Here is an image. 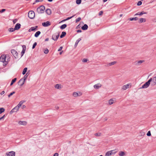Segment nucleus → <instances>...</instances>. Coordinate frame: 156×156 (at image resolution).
I'll list each match as a JSON object with an SVG mask.
<instances>
[{
    "mask_svg": "<svg viewBox=\"0 0 156 156\" xmlns=\"http://www.w3.org/2000/svg\"><path fill=\"white\" fill-rule=\"evenodd\" d=\"M7 57L4 55H2L0 58V61L4 63L3 66H5L7 64V63L6 62V58Z\"/></svg>",
    "mask_w": 156,
    "mask_h": 156,
    "instance_id": "1",
    "label": "nucleus"
},
{
    "mask_svg": "<svg viewBox=\"0 0 156 156\" xmlns=\"http://www.w3.org/2000/svg\"><path fill=\"white\" fill-rule=\"evenodd\" d=\"M152 81V78H151L147 82H146L142 87L140 88V89L146 88H147L150 84V83Z\"/></svg>",
    "mask_w": 156,
    "mask_h": 156,
    "instance_id": "2",
    "label": "nucleus"
},
{
    "mask_svg": "<svg viewBox=\"0 0 156 156\" xmlns=\"http://www.w3.org/2000/svg\"><path fill=\"white\" fill-rule=\"evenodd\" d=\"M45 6L43 5H41L38 7L37 9L38 13L41 14L44 12V10L45 9Z\"/></svg>",
    "mask_w": 156,
    "mask_h": 156,
    "instance_id": "3",
    "label": "nucleus"
},
{
    "mask_svg": "<svg viewBox=\"0 0 156 156\" xmlns=\"http://www.w3.org/2000/svg\"><path fill=\"white\" fill-rule=\"evenodd\" d=\"M35 13L34 11H30L28 13V16L30 19H33L35 17Z\"/></svg>",
    "mask_w": 156,
    "mask_h": 156,
    "instance_id": "4",
    "label": "nucleus"
},
{
    "mask_svg": "<svg viewBox=\"0 0 156 156\" xmlns=\"http://www.w3.org/2000/svg\"><path fill=\"white\" fill-rule=\"evenodd\" d=\"M59 36V34L58 33L57 35L53 34L52 36V39L55 41H57Z\"/></svg>",
    "mask_w": 156,
    "mask_h": 156,
    "instance_id": "5",
    "label": "nucleus"
},
{
    "mask_svg": "<svg viewBox=\"0 0 156 156\" xmlns=\"http://www.w3.org/2000/svg\"><path fill=\"white\" fill-rule=\"evenodd\" d=\"M19 108L18 107V106H16L10 111L9 112L10 114H12L13 112H17Z\"/></svg>",
    "mask_w": 156,
    "mask_h": 156,
    "instance_id": "6",
    "label": "nucleus"
},
{
    "mask_svg": "<svg viewBox=\"0 0 156 156\" xmlns=\"http://www.w3.org/2000/svg\"><path fill=\"white\" fill-rule=\"evenodd\" d=\"M11 52L13 56L15 58L18 56L17 52L15 50L12 49L11 50Z\"/></svg>",
    "mask_w": 156,
    "mask_h": 156,
    "instance_id": "7",
    "label": "nucleus"
},
{
    "mask_svg": "<svg viewBox=\"0 0 156 156\" xmlns=\"http://www.w3.org/2000/svg\"><path fill=\"white\" fill-rule=\"evenodd\" d=\"M25 80H24L23 79L21 78L20 79L18 82V84L21 86H22L24 84L25 82Z\"/></svg>",
    "mask_w": 156,
    "mask_h": 156,
    "instance_id": "8",
    "label": "nucleus"
},
{
    "mask_svg": "<svg viewBox=\"0 0 156 156\" xmlns=\"http://www.w3.org/2000/svg\"><path fill=\"white\" fill-rule=\"evenodd\" d=\"M15 152L13 151H11L9 152L8 153H6V156H15Z\"/></svg>",
    "mask_w": 156,
    "mask_h": 156,
    "instance_id": "9",
    "label": "nucleus"
},
{
    "mask_svg": "<svg viewBox=\"0 0 156 156\" xmlns=\"http://www.w3.org/2000/svg\"><path fill=\"white\" fill-rule=\"evenodd\" d=\"M51 25V23L49 21L44 22L42 23V25L44 27H47Z\"/></svg>",
    "mask_w": 156,
    "mask_h": 156,
    "instance_id": "10",
    "label": "nucleus"
},
{
    "mask_svg": "<svg viewBox=\"0 0 156 156\" xmlns=\"http://www.w3.org/2000/svg\"><path fill=\"white\" fill-rule=\"evenodd\" d=\"M152 81L151 82V84L153 86H154L156 84V77H154L152 78Z\"/></svg>",
    "mask_w": 156,
    "mask_h": 156,
    "instance_id": "11",
    "label": "nucleus"
},
{
    "mask_svg": "<svg viewBox=\"0 0 156 156\" xmlns=\"http://www.w3.org/2000/svg\"><path fill=\"white\" fill-rule=\"evenodd\" d=\"M113 151H114V150H111L107 152L105 154V156H110V155L112 154Z\"/></svg>",
    "mask_w": 156,
    "mask_h": 156,
    "instance_id": "12",
    "label": "nucleus"
},
{
    "mask_svg": "<svg viewBox=\"0 0 156 156\" xmlns=\"http://www.w3.org/2000/svg\"><path fill=\"white\" fill-rule=\"evenodd\" d=\"M23 47V50L21 52V57L24 54L26 49V46L25 45H23L22 46Z\"/></svg>",
    "mask_w": 156,
    "mask_h": 156,
    "instance_id": "13",
    "label": "nucleus"
},
{
    "mask_svg": "<svg viewBox=\"0 0 156 156\" xmlns=\"http://www.w3.org/2000/svg\"><path fill=\"white\" fill-rule=\"evenodd\" d=\"M21 27V24L19 23H17L15 26V30H17L20 28Z\"/></svg>",
    "mask_w": 156,
    "mask_h": 156,
    "instance_id": "14",
    "label": "nucleus"
},
{
    "mask_svg": "<svg viewBox=\"0 0 156 156\" xmlns=\"http://www.w3.org/2000/svg\"><path fill=\"white\" fill-rule=\"evenodd\" d=\"M117 63L116 61H113L108 63L106 65L107 67H109Z\"/></svg>",
    "mask_w": 156,
    "mask_h": 156,
    "instance_id": "15",
    "label": "nucleus"
},
{
    "mask_svg": "<svg viewBox=\"0 0 156 156\" xmlns=\"http://www.w3.org/2000/svg\"><path fill=\"white\" fill-rule=\"evenodd\" d=\"M101 84L99 83L94 85V87L95 89H98L99 88L101 87Z\"/></svg>",
    "mask_w": 156,
    "mask_h": 156,
    "instance_id": "16",
    "label": "nucleus"
},
{
    "mask_svg": "<svg viewBox=\"0 0 156 156\" xmlns=\"http://www.w3.org/2000/svg\"><path fill=\"white\" fill-rule=\"evenodd\" d=\"M18 124L20 125H26L27 124V122L25 121H20L18 122Z\"/></svg>",
    "mask_w": 156,
    "mask_h": 156,
    "instance_id": "17",
    "label": "nucleus"
},
{
    "mask_svg": "<svg viewBox=\"0 0 156 156\" xmlns=\"http://www.w3.org/2000/svg\"><path fill=\"white\" fill-rule=\"evenodd\" d=\"M88 28V26L86 24H84L83 26L81 27V29L83 30H86Z\"/></svg>",
    "mask_w": 156,
    "mask_h": 156,
    "instance_id": "18",
    "label": "nucleus"
},
{
    "mask_svg": "<svg viewBox=\"0 0 156 156\" xmlns=\"http://www.w3.org/2000/svg\"><path fill=\"white\" fill-rule=\"evenodd\" d=\"M146 21V19L143 18H141L139 19L138 22L139 23H141L143 22H145Z\"/></svg>",
    "mask_w": 156,
    "mask_h": 156,
    "instance_id": "19",
    "label": "nucleus"
},
{
    "mask_svg": "<svg viewBox=\"0 0 156 156\" xmlns=\"http://www.w3.org/2000/svg\"><path fill=\"white\" fill-rule=\"evenodd\" d=\"M129 84H127L123 86L122 89L123 90H126L129 88Z\"/></svg>",
    "mask_w": 156,
    "mask_h": 156,
    "instance_id": "20",
    "label": "nucleus"
},
{
    "mask_svg": "<svg viewBox=\"0 0 156 156\" xmlns=\"http://www.w3.org/2000/svg\"><path fill=\"white\" fill-rule=\"evenodd\" d=\"M144 62V60H139L135 62L136 64L138 65H140L141 63Z\"/></svg>",
    "mask_w": 156,
    "mask_h": 156,
    "instance_id": "21",
    "label": "nucleus"
},
{
    "mask_svg": "<svg viewBox=\"0 0 156 156\" xmlns=\"http://www.w3.org/2000/svg\"><path fill=\"white\" fill-rule=\"evenodd\" d=\"M46 13L48 15H50L51 14V10L49 9H47L46 11Z\"/></svg>",
    "mask_w": 156,
    "mask_h": 156,
    "instance_id": "22",
    "label": "nucleus"
},
{
    "mask_svg": "<svg viewBox=\"0 0 156 156\" xmlns=\"http://www.w3.org/2000/svg\"><path fill=\"white\" fill-rule=\"evenodd\" d=\"M41 32L40 31H37L34 34V37H37L41 34Z\"/></svg>",
    "mask_w": 156,
    "mask_h": 156,
    "instance_id": "23",
    "label": "nucleus"
},
{
    "mask_svg": "<svg viewBox=\"0 0 156 156\" xmlns=\"http://www.w3.org/2000/svg\"><path fill=\"white\" fill-rule=\"evenodd\" d=\"M66 34V32L64 31L62 32V34L60 36V37L62 38L64 37Z\"/></svg>",
    "mask_w": 156,
    "mask_h": 156,
    "instance_id": "24",
    "label": "nucleus"
},
{
    "mask_svg": "<svg viewBox=\"0 0 156 156\" xmlns=\"http://www.w3.org/2000/svg\"><path fill=\"white\" fill-rule=\"evenodd\" d=\"M138 15L140 16L142 15H143L144 14H147V12H144V11H142L140 12H138Z\"/></svg>",
    "mask_w": 156,
    "mask_h": 156,
    "instance_id": "25",
    "label": "nucleus"
},
{
    "mask_svg": "<svg viewBox=\"0 0 156 156\" xmlns=\"http://www.w3.org/2000/svg\"><path fill=\"white\" fill-rule=\"evenodd\" d=\"M25 102V101H20L17 106H18V107H19H19H20L22 105L23 103L24 102Z\"/></svg>",
    "mask_w": 156,
    "mask_h": 156,
    "instance_id": "26",
    "label": "nucleus"
},
{
    "mask_svg": "<svg viewBox=\"0 0 156 156\" xmlns=\"http://www.w3.org/2000/svg\"><path fill=\"white\" fill-rule=\"evenodd\" d=\"M125 154V153L124 151H120L119 152V155L120 156H124Z\"/></svg>",
    "mask_w": 156,
    "mask_h": 156,
    "instance_id": "27",
    "label": "nucleus"
},
{
    "mask_svg": "<svg viewBox=\"0 0 156 156\" xmlns=\"http://www.w3.org/2000/svg\"><path fill=\"white\" fill-rule=\"evenodd\" d=\"M67 25L66 24H64L61 25L60 28L61 29H63L67 27Z\"/></svg>",
    "mask_w": 156,
    "mask_h": 156,
    "instance_id": "28",
    "label": "nucleus"
},
{
    "mask_svg": "<svg viewBox=\"0 0 156 156\" xmlns=\"http://www.w3.org/2000/svg\"><path fill=\"white\" fill-rule=\"evenodd\" d=\"M108 103L110 105L114 103L113 100L112 99H110L108 101Z\"/></svg>",
    "mask_w": 156,
    "mask_h": 156,
    "instance_id": "29",
    "label": "nucleus"
},
{
    "mask_svg": "<svg viewBox=\"0 0 156 156\" xmlns=\"http://www.w3.org/2000/svg\"><path fill=\"white\" fill-rule=\"evenodd\" d=\"M138 19V18L136 17L134 18H129V20L130 21L137 20Z\"/></svg>",
    "mask_w": 156,
    "mask_h": 156,
    "instance_id": "30",
    "label": "nucleus"
},
{
    "mask_svg": "<svg viewBox=\"0 0 156 156\" xmlns=\"http://www.w3.org/2000/svg\"><path fill=\"white\" fill-rule=\"evenodd\" d=\"M16 80H17L16 78H15L14 79H12L11 81V83L10 85V86L12 85V84H13V83L16 81Z\"/></svg>",
    "mask_w": 156,
    "mask_h": 156,
    "instance_id": "31",
    "label": "nucleus"
},
{
    "mask_svg": "<svg viewBox=\"0 0 156 156\" xmlns=\"http://www.w3.org/2000/svg\"><path fill=\"white\" fill-rule=\"evenodd\" d=\"M27 67L25 68L23 71L22 74L23 75H24L27 71Z\"/></svg>",
    "mask_w": 156,
    "mask_h": 156,
    "instance_id": "32",
    "label": "nucleus"
},
{
    "mask_svg": "<svg viewBox=\"0 0 156 156\" xmlns=\"http://www.w3.org/2000/svg\"><path fill=\"white\" fill-rule=\"evenodd\" d=\"M35 30V28L34 27H31L29 30V31L30 32L32 31H34Z\"/></svg>",
    "mask_w": 156,
    "mask_h": 156,
    "instance_id": "33",
    "label": "nucleus"
},
{
    "mask_svg": "<svg viewBox=\"0 0 156 156\" xmlns=\"http://www.w3.org/2000/svg\"><path fill=\"white\" fill-rule=\"evenodd\" d=\"M81 40V39L80 38H79L78 40H77L75 43V46H76L79 42Z\"/></svg>",
    "mask_w": 156,
    "mask_h": 156,
    "instance_id": "34",
    "label": "nucleus"
},
{
    "mask_svg": "<svg viewBox=\"0 0 156 156\" xmlns=\"http://www.w3.org/2000/svg\"><path fill=\"white\" fill-rule=\"evenodd\" d=\"M55 88H57V89H60L61 88V87L60 85H59V84H56L55 85Z\"/></svg>",
    "mask_w": 156,
    "mask_h": 156,
    "instance_id": "35",
    "label": "nucleus"
},
{
    "mask_svg": "<svg viewBox=\"0 0 156 156\" xmlns=\"http://www.w3.org/2000/svg\"><path fill=\"white\" fill-rule=\"evenodd\" d=\"M15 30H15V28H11L8 29V31L10 32H12Z\"/></svg>",
    "mask_w": 156,
    "mask_h": 156,
    "instance_id": "36",
    "label": "nucleus"
},
{
    "mask_svg": "<svg viewBox=\"0 0 156 156\" xmlns=\"http://www.w3.org/2000/svg\"><path fill=\"white\" fill-rule=\"evenodd\" d=\"M5 111V109L3 108H0V114H2V112H4Z\"/></svg>",
    "mask_w": 156,
    "mask_h": 156,
    "instance_id": "37",
    "label": "nucleus"
},
{
    "mask_svg": "<svg viewBox=\"0 0 156 156\" xmlns=\"http://www.w3.org/2000/svg\"><path fill=\"white\" fill-rule=\"evenodd\" d=\"M101 133H96L94 134V135L96 136H101Z\"/></svg>",
    "mask_w": 156,
    "mask_h": 156,
    "instance_id": "38",
    "label": "nucleus"
},
{
    "mask_svg": "<svg viewBox=\"0 0 156 156\" xmlns=\"http://www.w3.org/2000/svg\"><path fill=\"white\" fill-rule=\"evenodd\" d=\"M73 95L74 97H76L78 96L79 95V94L78 93H77L76 92H74L73 93Z\"/></svg>",
    "mask_w": 156,
    "mask_h": 156,
    "instance_id": "39",
    "label": "nucleus"
},
{
    "mask_svg": "<svg viewBox=\"0 0 156 156\" xmlns=\"http://www.w3.org/2000/svg\"><path fill=\"white\" fill-rule=\"evenodd\" d=\"M81 0H76V3L78 5H79L81 4Z\"/></svg>",
    "mask_w": 156,
    "mask_h": 156,
    "instance_id": "40",
    "label": "nucleus"
},
{
    "mask_svg": "<svg viewBox=\"0 0 156 156\" xmlns=\"http://www.w3.org/2000/svg\"><path fill=\"white\" fill-rule=\"evenodd\" d=\"M140 136H144L145 135V133L144 132L141 131L140 132Z\"/></svg>",
    "mask_w": 156,
    "mask_h": 156,
    "instance_id": "41",
    "label": "nucleus"
},
{
    "mask_svg": "<svg viewBox=\"0 0 156 156\" xmlns=\"http://www.w3.org/2000/svg\"><path fill=\"white\" fill-rule=\"evenodd\" d=\"M15 93V91H13L9 95H8V97H10V96H12L13 94H14Z\"/></svg>",
    "mask_w": 156,
    "mask_h": 156,
    "instance_id": "42",
    "label": "nucleus"
},
{
    "mask_svg": "<svg viewBox=\"0 0 156 156\" xmlns=\"http://www.w3.org/2000/svg\"><path fill=\"white\" fill-rule=\"evenodd\" d=\"M49 52V50L47 49L46 48L44 50V53L45 54H48Z\"/></svg>",
    "mask_w": 156,
    "mask_h": 156,
    "instance_id": "43",
    "label": "nucleus"
},
{
    "mask_svg": "<svg viewBox=\"0 0 156 156\" xmlns=\"http://www.w3.org/2000/svg\"><path fill=\"white\" fill-rule=\"evenodd\" d=\"M28 73H27L24 76V77L22 79H23L25 81L26 80L27 78L28 75H27Z\"/></svg>",
    "mask_w": 156,
    "mask_h": 156,
    "instance_id": "44",
    "label": "nucleus"
},
{
    "mask_svg": "<svg viewBox=\"0 0 156 156\" xmlns=\"http://www.w3.org/2000/svg\"><path fill=\"white\" fill-rule=\"evenodd\" d=\"M81 20V18L80 17H79L76 20V23H77L79 21H80Z\"/></svg>",
    "mask_w": 156,
    "mask_h": 156,
    "instance_id": "45",
    "label": "nucleus"
},
{
    "mask_svg": "<svg viewBox=\"0 0 156 156\" xmlns=\"http://www.w3.org/2000/svg\"><path fill=\"white\" fill-rule=\"evenodd\" d=\"M37 45V42H35L34 44H33V46H32V49H34L35 48V47Z\"/></svg>",
    "mask_w": 156,
    "mask_h": 156,
    "instance_id": "46",
    "label": "nucleus"
},
{
    "mask_svg": "<svg viewBox=\"0 0 156 156\" xmlns=\"http://www.w3.org/2000/svg\"><path fill=\"white\" fill-rule=\"evenodd\" d=\"M142 2H141V1H139V2H138V3H137V5H138V6H140V5H142Z\"/></svg>",
    "mask_w": 156,
    "mask_h": 156,
    "instance_id": "47",
    "label": "nucleus"
},
{
    "mask_svg": "<svg viewBox=\"0 0 156 156\" xmlns=\"http://www.w3.org/2000/svg\"><path fill=\"white\" fill-rule=\"evenodd\" d=\"M147 135L148 136H151V134L150 131H149L147 133Z\"/></svg>",
    "mask_w": 156,
    "mask_h": 156,
    "instance_id": "48",
    "label": "nucleus"
},
{
    "mask_svg": "<svg viewBox=\"0 0 156 156\" xmlns=\"http://www.w3.org/2000/svg\"><path fill=\"white\" fill-rule=\"evenodd\" d=\"M88 60L86 58H83L82 60V61L83 62H87Z\"/></svg>",
    "mask_w": 156,
    "mask_h": 156,
    "instance_id": "49",
    "label": "nucleus"
},
{
    "mask_svg": "<svg viewBox=\"0 0 156 156\" xmlns=\"http://www.w3.org/2000/svg\"><path fill=\"white\" fill-rule=\"evenodd\" d=\"M75 16V15H74L73 16H71L70 17H68L67 19H66V20H69L71 19L74 16Z\"/></svg>",
    "mask_w": 156,
    "mask_h": 156,
    "instance_id": "50",
    "label": "nucleus"
},
{
    "mask_svg": "<svg viewBox=\"0 0 156 156\" xmlns=\"http://www.w3.org/2000/svg\"><path fill=\"white\" fill-rule=\"evenodd\" d=\"M103 13V12L102 11H100L99 13V15L100 16H101Z\"/></svg>",
    "mask_w": 156,
    "mask_h": 156,
    "instance_id": "51",
    "label": "nucleus"
},
{
    "mask_svg": "<svg viewBox=\"0 0 156 156\" xmlns=\"http://www.w3.org/2000/svg\"><path fill=\"white\" fill-rule=\"evenodd\" d=\"M17 19H15L13 20V24L15 23L17 21Z\"/></svg>",
    "mask_w": 156,
    "mask_h": 156,
    "instance_id": "52",
    "label": "nucleus"
},
{
    "mask_svg": "<svg viewBox=\"0 0 156 156\" xmlns=\"http://www.w3.org/2000/svg\"><path fill=\"white\" fill-rule=\"evenodd\" d=\"M5 9H2L1 10H0V13H2L5 11Z\"/></svg>",
    "mask_w": 156,
    "mask_h": 156,
    "instance_id": "53",
    "label": "nucleus"
},
{
    "mask_svg": "<svg viewBox=\"0 0 156 156\" xmlns=\"http://www.w3.org/2000/svg\"><path fill=\"white\" fill-rule=\"evenodd\" d=\"M63 48L62 46H61L58 50V51H60L62 50Z\"/></svg>",
    "mask_w": 156,
    "mask_h": 156,
    "instance_id": "54",
    "label": "nucleus"
},
{
    "mask_svg": "<svg viewBox=\"0 0 156 156\" xmlns=\"http://www.w3.org/2000/svg\"><path fill=\"white\" fill-rule=\"evenodd\" d=\"M5 115H4L2 117H1V118H0V120H2V119H3L5 117Z\"/></svg>",
    "mask_w": 156,
    "mask_h": 156,
    "instance_id": "55",
    "label": "nucleus"
},
{
    "mask_svg": "<svg viewBox=\"0 0 156 156\" xmlns=\"http://www.w3.org/2000/svg\"><path fill=\"white\" fill-rule=\"evenodd\" d=\"M43 1V0H36L35 2H42Z\"/></svg>",
    "mask_w": 156,
    "mask_h": 156,
    "instance_id": "56",
    "label": "nucleus"
},
{
    "mask_svg": "<svg viewBox=\"0 0 156 156\" xmlns=\"http://www.w3.org/2000/svg\"><path fill=\"white\" fill-rule=\"evenodd\" d=\"M58 153H55L54 154L53 156H58Z\"/></svg>",
    "mask_w": 156,
    "mask_h": 156,
    "instance_id": "57",
    "label": "nucleus"
},
{
    "mask_svg": "<svg viewBox=\"0 0 156 156\" xmlns=\"http://www.w3.org/2000/svg\"><path fill=\"white\" fill-rule=\"evenodd\" d=\"M77 33H81L82 32V31L80 30H77Z\"/></svg>",
    "mask_w": 156,
    "mask_h": 156,
    "instance_id": "58",
    "label": "nucleus"
},
{
    "mask_svg": "<svg viewBox=\"0 0 156 156\" xmlns=\"http://www.w3.org/2000/svg\"><path fill=\"white\" fill-rule=\"evenodd\" d=\"M10 60V58H7L6 60V62L8 63V62Z\"/></svg>",
    "mask_w": 156,
    "mask_h": 156,
    "instance_id": "59",
    "label": "nucleus"
},
{
    "mask_svg": "<svg viewBox=\"0 0 156 156\" xmlns=\"http://www.w3.org/2000/svg\"><path fill=\"white\" fill-rule=\"evenodd\" d=\"M5 93V92L4 91H2L1 93V95H3V94H4Z\"/></svg>",
    "mask_w": 156,
    "mask_h": 156,
    "instance_id": "60",
    "label": "nucleus"
},
{
    "mask_svg": "<svg viewBox=\"0 0 156 156\" xmlns=\"http://www.w3.org/2000/svg\"><path fill=\"white\" fill-rule=\"evenodd\" d=\"M34 27L35 28V30H37V28H38L37 26H34Z\"/></svg>",
    "mask_w": 156,
    "mask_h": 156,
    "instance_id": "61",
    "label": "nucleus"
},
{
    "mask_svg": "<svg viewBox=\"0 0 156 156\" xmlns=\"http://www.w3.org/2000/svg\"><path fill=\"white\" fill-rule=\"evenodd\" d=\"M26 106L24 105H22V108H26Z\"/></svg>",
    "mask_w": 156,
    "mask_h": 156,
    "instance_id": "62",
    "label": "nucleus"
},
{
    "mask_svg": "<svg viewBox=\"0 0 156 156\" xmlns=\"http://www.w3.org/2000/svg\"><path fill=\"white\" fill-rule=\"evenodd\" d=\"M55 108L56 109H58L59 108V107L57 106H55Z\"/></svg>",
    "mask_w": 156,
    "mask_h": 156,
    "instance_id": "63",
    "label": "nucleus"
},
{
    "mask_svg": "<svg viewBox=\"0 0 156 156\" xmlns=\"http://www.w3.org/2000/svg\"><path fill=\"white\" fill-rule=\"evenodd\" d=\"M48 40H49V38H46L45 39V41H48Z\"/></svg>",
    "mask_w": 156,
    "mask_h": 156,
    "instance_id": "64",
    "label": "nucleus"
}]
</instances>
